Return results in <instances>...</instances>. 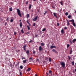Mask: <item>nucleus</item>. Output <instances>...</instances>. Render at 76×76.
I'll use <instances>...</instances> for the list:
<instances>
[{"mask_svg": "<svg viewBox=\"0 0 76 76\" xmlns=\"http://www.w3.org/2000/svg\"><path fill=\"white\" fill-rule=\"evenodd\" d=\"M18 15L20 17H22V15H21V13H20V10L19 9H16Z\"/></svg>", "mask_w": 76, "mask_h": 76, "instance_id": "1", "label": "nucleus"}, {"mask_svg": "<svg viewBox=\"0 0 76 76\" xmlns=\"http://www.w3.org/2000/svg\"><path fill=\"white\" fill-rule=\"evenodd\" d=\"M61 65L62 66V67L63 68H64L65 67V64L64 62H60Z\"/></svg>", "mask_w": 76, "mask_h": 76, "instance_id": "2", "label": "nucleus"}, {"mask_svg": "<svg viewBox=\"0 0 76 76\" xmlns=\"http://www.w3.org/2000/svg\"><path fill=\"white\" fill-rule=\"evenodd\" d=\"M37 19H38V16L35 17L33 19V20L34 21H36V20H37Z\"/></svg>", "mask_w": 76, "mask_h": 76, "instance_id": "3", "label": "nucleus"}, {"mask_svg": "<svg viewBox=\"0 0 76 76\" xmlns=\"http://www.w3.org/2000/svg\"><path fill=\"white\" fill-rule=\"evenodd\" d=\"M27 46L26 45H24L23 46V50L24 51H26V47Z\"/></svg>", "mask_w": 76, "mask_h": 76, "instance_id": "4", "label": "nucleus"}, {"mask_svg": "<svg viewBox=\"0 0 76 76\" xmlns=\"http://www.w3.org/2000/svg\"><path fill=\"white\" fill-rule=\"evenodd\" d=\"M37 33L38 34H40L41 33V32L40 31H37Z\"/></svg>", "mask_w": 76, "mask_h": 76, "instance_id": "5", "label": "nucleus"}, {"mask_svg": "<svg viewBox=\"0 0 76 76\" xmlns=\"http://www.w3.org/2000/svg\"><path fill=\"white\" fill-rule=\"evenodd\" d=\"M69 22H72V23L74 22V20L73 19H72L71 20H69Z\"/></svg>", "mask_w": 76, "mask_h": 76, "instance_id": "6", "label": "nucleus"}, {"mask_svg": "<svg viewBox=\"0 0 76 76\" xmlns=\"http://www.w3.org/2000/svg\"><path fill=\"white\" fill-rule=\"evenodd\" d=\"M42 50V47H41V46H40L39 47V51H41V50Z\"/></svg>", "mask_w": 76, "mask_h": 76, "instance_id": "7", "label": "nucleus"}, {"mask_svg": "<svg viewBox=\"0 0 76 76\" xmlns=\"http://www.w3.org/2000/svg\"><path fill=\"white\" fill-rule=\"evenodd\" d=\"M31 69L30 68H28L27 71L28 72H29L30 71H31Z\"/></svg>", "mask_w": 76, "mask_h": 76, "instance_id": "8", "label": "nucleus"}, {"mask_svg": "<svg viewBox=\"0 0 76 76\" xmlns=\"http://www.w3.org/2000/svg\"><path fill=\"white\" fill-rule=\"evenodd\" d=\"M61 32L62 34H64V30L63 29H62L61 30Z\"/></svg>", "mask_w": 76, "mask_h": 76, "instance_id": "9", "label": "nucleus"}, {"mask_svg": "<svg viewBox=\"0 0 76 76\" xmlns=\"http://www.w3.org/2000/svg\"><path fill=\"white\" fill-rule=\"evenodd\" d=\"M56 48V46H53V45H52L51 47H50V48Z\"/></svg>", "mask_w": 76, "mask_h": 76, "instance_id": "10", "label": "nucleus"}, {"mask_svg": "<svg viewBox=\"0 0 76 76\" xmlns=\"http://www.w3.org/2000/svg\"><path fill=\"white\" fill-rule=\"evenodd\" d=\"M41 46H43L45 45V44L43 42H42L41 44Z\"/></svg>", "mask_w": 76, "mask_h": 76, "instance_id": "11", "label": "nucleus"}, {"mask_svg": "<svg viewBox=\"0 0 76 76\" xmlns=\"http://www.w3.org/2000/svg\"><path fill=\"white\" fill-rule=\"evenodd\" d=\"M20 27H21L22 26V23L21 22H20Z\"/></svg>", "mask_w": 76, "mask_h": 76, "instance_id": "12", "label": "nucleus"}, {"mask_svg": "<svg viewBox=\"0 0 76 76\" xmlns=\"http://www.w3.org/2000/svg\"><path fill=\"white\" fill-rule=\"evenodd\" d=\"M53 15H54V16L55 17H56V18H57V16L56 14V13H53Z\"/></svg>", "mask_w": 76, "mask_h": 76, "instance_id": "13", "label": "nucleus"}, {"mask_svg": "<svg viewBox=\"0 0 76 76\" xmlns=\"http://www.w3.org/2000/svg\"><path fill=\"white\" fill-rule=\"evenodd\" d=\"M46 29L45 28H44L43 29H42V31L43 32H44L46 31Z\"/></svg>", "mask_w": 76, "mask_h": 76, "instance_id": "14", "label": "nucleus"}, {"mask_svg": "<svg viewBox=\"0 0 76 76\" xmlns=\"http://www.w3.org/2000/svg\"><path fill=\"white\" fill-rule=\"evenodd\" d=\"M32 7V5H29V7L28 8L29 10H30V9Z\"/></svg>", "mask_w": 76, "mask_h": 76, "instance_id": "15", "label": "nucleus"}, {"mask_svg": "<svg viewBox=\"0 0 76 76\" xmlns=\"http://www.w3.org/2000/svg\"><path fill=\"white\" fill-rule=\"evenodd\" d=\"M76 41V39H74L72 40V42L73 43L75 42Z\"/></svg>", "mask_w": 76, "mask_h": 76, "instance_id": "16", "label": "nucleus"}, {"mask_svg": "<svg viewBox=\"0 0 76 76\" xmlns=\"http://www.w3.org/2000/svg\"><path fill=\"white\" fill-rule=\"evenodd\" d=\"M26 53L27 54H29V51L28 50H27V51L26 52Z\"/></svg>", "mask_w": 76, "mask_h": 76, "instance_id": "17", "label": "nucleus"}, {"mask_svg": "<svg viewBox=\"0 0 76 76\" xmlns=\"http://www.w3.org/2000/svg\"><path fill=\"white\" fill-rule=\"evenodd\" d=\"M72 23V24H73V26L74 27H76V24H75L74 23H74Z\"/></svg>", "mask_w": 76, "mask_h": 76, "instance_id": "18", "label": "nucleus"}, {"mask_svg": "<svg viewBox=\"0 0 76 76\" xmlns=\"http://www.w3.org/2000/svg\"><path fill=\"white\" fill-rule=\"evenodd\" d=\"M9 10L10 11H12V7L9 8Z\"/></svg>", "mask_w": 76, "mask_h": 76, "instance_id": "19", "label": "nucleus"}, {"mask_svg": "<svg viewBox=\"0 0 76 76\" xmlns=\"http://www.w3.org/2000/svg\"><path fill=\"white\" fill-rule=\"evenodd\" d=\"M52 71H51V70L49 71V74H50L51 75H52Z\"/></svg>", "mask_w": 76, "mask_h": 76, "instance_id": "20", "label": "nucleus"}, {"mask_svg": "<svg viewBox=\"0 0 76 76\" xmlns=\"http://www.w3.org/2000/svg\"><path fill=\"white\" fill-rule=\"evenodd\" d=\"M63 1H61L60 2V3L61 4V5H62V6L63 5Z\"/></svg>", "mask_w": 76, "mask_h": 76, "instance_id": "21", "label": "nucleus"}, {"mask_svg": "<svg viewBox=\"0 0 76 76\" xmlns=\"http://www.w3.org/2000/svg\"><path fill=\"white\" fill-rule=\"evenodd\" d=\"M47 11H45V12L44 13V15H46V14L47 13Z\"/></svg>", "mask_w": 76, "mask_h": 76, "instance_id": "22", "label": "nucleus"}, {"mask_svg": "<svg viewBox=\"0 0 76 76\" xmlns=\"http://www.w3.org/2000/svg\"><path fill=\"white\" fill-rule=\"evenodd\" d=\"M27 27L28 30H30V27L29 26H28V25L27 26Z\"/></svg>", "mask_w": 76, "mask_h": 76, "instance_id": "23", "label": "nucleus"}, {"mask_svg": "<svg viewBox=\"0 0 76 76\" xmlns=\"http://www.w3.org/2000/svg\"><path fill=\"white\" fill-rule=\"evenodd\" d=\"M20 68L21 69H23V66H20Z\"/></svg>", "mask_w": 76, "mask_h": 76, "instance_id": "24", "label": "nucleus"}, {"mask_svg": "<svg viewBox=\"0 0 76 76\" xmlns=\"http://www.w3.org/2000/svg\"><path fill=\"white\" fill-rule=\"evenodd\" d=\"M67 18H69L70 19V18H71V15H69L67 16Z\"/></svg>", "mask_w": 76, "mask_h": 76, "instance_id": "25", "label": "nucleus"}, {"mask_svg": "<svg viewBox=\"0 0 76 76\" xmlns=\"http://www.w3.org/2000/svg\"><path fill=\"white\" fill-rule=\"evenodd\" d=\"M66 21H67V25H70V24H69V21L68 20H67Z\"/></svg>", "mask_w": 76, "mask_h": 76, "instance_id": "26", "label": "nucleus"}, {"mask_svg": "<svg viewBox=\"0 0 76 76\" xmlns=\"http://www.w3.org/2000/svg\"><path fill=\"white\" fill-rule=\"evenodd\" d=\"M13 21H14V20L13 19H11L10 20V22L12 23L13 22Z\"/></svg>", "mask_w": 76, "mask_h": 76, "instance_id": "27", "label": "nucleus"}, {"mask_svg": "<svg viewBox=\"0 0 76 76\" xmlns=\"http://www.w3.org/2000/svg\"><path fill=\"white\" fill-rule=\"evenodd\" d=\"M29 17V14H28L27 15V18H28Z\"/></svg>", "mask_w": 76, "mask_h": 76, "instance_id": "28", "label": "nucleus"}, {"mask_svg": "<svg viewBox=\"0 0 76 76\" xmlns=\"http://www.w3.org/2000/svg\"><path fill=\"white\" fill-rule=\"evenodd\" d=\"M70 54H71L72 53V49L70 50Z\"/></svg>", "mask_w": 76, "mask_h": 76, "instance_id": "29", "label": "nucleus"}, {"mask_svg": "<svg viewBox=\"0 0 76 76\" xmlns=\"http://www.w3.org/2000/svg\"><path fill=\"white\" fill-rule=\"evenodd\" d=\"M19 72H20V76H22V72H21L20 71H19Z\"/></svg>", "mask_w": 76, "mask_h": 76, "instance_id": "30", "label": "nucleus"}, {"mask_svg": "<svg viewBox=\"0 0 76 76\" xmlns=\"http://www.w3.org/2000/svg\"><path fill=\"white\" fill-rule=\"evenodd\" d=\"M69 42H70V44H72V40L71 39H70L69 40Z\"/></svg>", "mask_w": 76, "mask_h": 76, "instance_id": "31", "label": "nucleus"}, {"mask_svg": "<svg viewBox=\"0 0 76 76\" xmlns=\"http://www.w3.org/2000/svg\"><path fill=\"white\" fill-rule=\"evenodd\" d=\"M65 15L66 16H67L68 15V13L67 12H66L65 13Z\"/></svg>", "mask_w": 76, "mask_h": 76, "instance_id": "32", "label": "nucleus"}, {"mask_svg": "<svg viewBox=\"0 0 76 76\" xmlns=\"http://www.w3.org/2000/svg\"><path fill=\"white\" fill-rule=\"evenodd\" d=\"M21 32H22V34H23V33H24V32H23V29H22L21 30Z\"/></svg>", "mask_w": 76, "mask_h": 76, "instance_id": "33", "label": "nucleus"}, {"mask_svg": "<svg viewBox=\"0 0 76 76\" xmlns=\"http://www.w3.org/2000/svg\"><path fill=\"white\" fill-rule=\"evenodd\" d=\"M29 59L32 60H33V58H32V57H30L29 58Z\"/></svg>", "mask_w": 76, "mask_h": 76, "instance_id": "34", "label": "nucleus"}, {"mask_svg": "<svg viewBox=\"0 0 76 76\" xmlns=\"http://www.w3.org/2000/svg\"><path fill=\"white\" fill-rule=\"evenodd\" d=\"M26 60H25V61H23V62L24 63H26Z\"/></svg>", "mask_w": 76, "mask_h": 76, "instance_id": "35", "label": "nucleus"}, {"mask_svg": "<svg viewBox=\"0 0 76 76\" xmlns=\"http://www.w3.org/2000/svg\"><path fill=\"white\" fill-rule=\"evenodd\" d=\"M69 44H67V48H68L69 47Z\"/></svg>", "mask_w": 76, "mask_h": 76, "instance_id": "36", "label": "nucleus"}, {"mask_svg": "<svg viewBox=\"0 0 76 76\" xmlns=\"http://www.w3.org/2000/svg\"><path fill=\"white\" fill-rule=\"evenodd\" d=\"M68 58L69 60H70V59L71 57H70L69 56H68Z\"/></svg>", "mask_w": 76, "mask_h": 76, "instance_id": "37", "label": "nucleus"}, {"mask_svg": "<svg viewBox=\"0 0 76 76\" xmlns=\"http://www.w3.org/2000/svg\"><path fill=\"white\" fill-rule=\"evenodd\" d=\"M9 18H8L7 19H6V21H8L9 20Z\"/></svg>", "mask_w": 76, "mask_h": 76, "instance_id": "38", "label": "nucleus"}, {"mask_svg": "<svg viewBox=\"0 0 76 76\" xmlns=\"http://www.w3.org/2000/svg\"><path fill=\"white\" fill-rule=\"evenodd\" d=\"M49 62H50L51 61V59L50 58H49Z\"/></svg>", "mask_w": 76, "mask_h": 76, "instance_id": "39", "label": "nucleus"}, {"mask_svg": "<svg viewBox=\"0 0 76 76\" xmlns=\"http://www.w3.org/2000/svg\"><path fill=\"white\" fill-rule=\"evenodd\" d=\"M33 26H35V23H34L33 24Z\"/></svg>", "mask_w": 76, "mask_h": 76, "instance_id": "40", "label": "nucleus"}, {"mask_svg": "<svg viewBox=\"0 0 76 76\" xmlns=\"http://www.w3.org/2000/svg\"><path fill=\"white\" fill-rule=\"evenodd\" d=\"M7 24V22H5V23H4V26H6Z\"/></svg>", "mask_w": 76, "mask_h": 76, "instance_id": "41", "label": "nucleus"}, {"mask_svg": "<svg viewBox=\"0 0 76 76\" xmlns=\"http://www.w3.org/2000/svg\"><path fill=\"white\" fill-rule=\"evenodd\" d=\"M54 52L56 54L58 53V52L56 50H55Z\"/></svg>", "mask_w": 76, "mask_h": 76, "instance_id": "42", "label": "nucleus"}, {"mask_svg": "<svg viewBox=\"0 0 76 76\" xmlns=\"http://www.w3.org/2000/svg\"><path fill=\"white\" fill-rule=\"evenodd\" d=\"M72 66H74V62H72Z\"/></svg>", "mask_w": 76, "mask_h": 76, "instance_id": "43", "label": "nucleus"}, {"mask_svg": "<svg viewBox=\"0 0 76 76\" xmlns=\"http://www.w3.org/2000/svg\"><path fill=\"white\" fill-rule=\"evenodd\" d=\"M39 61L38 59L37 58L36 59V61Z\"/></svg>", "mask_w": 76, "mask_h": 76, "instance_id": "44", "label": "nucleus"}, {"mask_svg": "<svg viewBox=\"0 0 76 76\" xmlns=\"http://www.w3.org/2000/svg\"><path fill=\"white\" fill-rule=\"evenodd\" d=\"M52 51L53 52H55V49H53Z\"/></svg>", "mask_w": 76, "mask_h": 76, "instance_id": "45", "label": "nucleus"}, {"mask_svg": "<svg viewBox=\"0 0 76 76\" xmlns=\"http://www.w3.org/2000/svg\"><path fill=\"white\" fill-rule=\"evenodd\" d=\"M32 40H31V39H30V41H29V42L31 43V42H32Z\"/></svg>", "mask_w": 76, "mask_h": 76, "instance_id": "46", "label": "nucleus"}, {"mask_svg": "<svg viewBox=\"0 0 76 76\" xmlns=\"http://www.w3.org/2000/svg\"><path fill=\"white\" fill-rule=\"evenodd\" d=\"M57 26H59V24L58 23H57Z\"/></svg>", "mask_w": 76, "mask_h": 76, "instance_id": "47", "label": "nucleus"}, {"mask_svg": "<svg viewBox=\"0 0 76 76\" xmlns=\"http://www.w3.org/2000/svg\"><path fill=\"white\" fill-rule=\"evenodd\" d=\"M26 4H28V1H27L26 2Z\"/></svg>", "mask_w": 76, "mask_h": 76, "instance_id": "48", "label": "nucleus"}, {"mask_svg": "<svg viewBox=\"0 0 76 76\" xmlns=\"http://www.w3.org/2000/svg\"><path fill=\"white\" fill-rule=\"evenodd\" d=\"M27 23H28V24H29V22H28V20H27L26 21Z\"/></svg>", "mask_w": 76, "mask_h": 76, "instance_id": "49", "label": "nucleus"}, {"mask_svg": "<svg viewBox=\"0 0 76 76\" xmlns=\"http://www.w3.org/2000/svg\"><path fill=\"white\" fill-rule=\"evenodd\" d=\"M67 28V27H65L64 28V29H66Z\"/></svg>", "mask_w": 76, "mask_h": 76, "instance_id": "50", "label": "nucleus"}, {"mask_svg": "<svg viewBox=\"0 0 76 76\" xmlns=\"http://www.w3.org/2000/svg\"><path fill=\"white\" fill-rule=\"evenodd\" d=\"M35 51H34L33 52V53L34 54H35Z\"/></svg>", "mask_w": 76, "mask_h": 76, "instance_id": "51", "label": "nucleus"}, {"mask_svg": "<svg viewBox=\"0 0 76 76\" xmlns=\"http://www.w3.org/2000/svg\"><path fill=\"white\" fill-rule=\"evenodd\" d=\"M16 33L15 32H14V35H16Z\"/></svg>", "mask_w": 76, "mask_h": 76, "instance_id": "52", "label": "nucleus"}, {"mask_svg": "<svg viewBox=\"0 0 76 76\" xmlns=\"http://www.w3.org/2000/svg\"><path fill=\"white\" fill-rule=\"evenodd\" d=\"M18 64H16L15 65V67H17V66H18Z\"/></svg>", "mask_w": 76, "mask_h": 76, "instance_id": "53", "label": "nucleus"}, {"mask_svg": "<svg viewBox=\"0 0 76 76\" xmlns=\"http://www.w3.org/2000/svg\"><path fill=\"white\" fill-rule=\"evenodd\" d=\"M35 37H38V35H35Z\"/></svg>", "mask_w": 76, "mask_h": 76, "instance_id": "54", "label": "nucleus"}, {"mask_svg": "<svg viewBox=\"0 0 76 76\" xmlns=\"http://www.w3.org/2000/svg\"><path fill=\"white\" fill-rule=\"evenodd\" d=\"M46 74H47V76H48V75H49L48 73L47 72Z\"/></svg>", "mask_w": 76, "mask_h": 76, "instance_id": "55", "label": "nucleus"}, {"mask_svg": "<svg viewBox=\"0 0 76 76\" xmlns=\"http://www.w3.org/2000/svg\"><path fill=\"white\" fill-rule=\"evenodd\" d=\"M10 4H13V2H10Z\"/></svg>", "mask_w": 76, "mask_h": 76, "instance_id": "56", "label": "nucleus"}, {"mask_svg": "<svg viewBox=\"0 0 76 76\" xmlns=\"http://www.w3.org/2000/svg\"><path fill=\"white\" fill-rule=\"evenodd\" d=\"M25 59V58L24 57H22V59Z\"/></svg>", "mask_w": 76, "mask_h": 76, "instance_id": "57", "label": "nucleus"}, {"mask_svg": "<svg viewBox=\"0 0 76 76\" xmlns=\"http://www.w3.org/2000/svg\"><path fill=\"white\" fill-rule=\"evenodd\" d=\"M10 74H11V72H9V75H10Z\"/></svg>", "mask_w": 76, "mask_h": 76, "instance_id": "58", "label": "nucleus"}, {"mask_svg": "<svg viewBox=\"0 0 76 76\" xmlns=\"http://www.w3.org/2000/svg\"><path fill=\"white\" fill-rule=\"evenodd\" d=\"M28 24L29 26H31V24H30V23H29Z\"/></svg>", "mask_w": 76, "mask_h": 76, "instance_id": "59", "label": "nucleus"}, {"mask_svg": "<svg viewBox=\"0 0 76 76\" xmlns=\"http://www.w3.org/2000/svg\"><path fill=\"white\" fill-rule=\"evenodd\" d=\"M15 64V62H14L13 65H14Z\"/></svg>", "mask_w": 76, "mask_h": 76, "instance_id": "60", "label": "nucleus"}, {"mask_svg": "<svg viewBox=\"0 0 76 76\" xmlns=\"http://www.w3.org/2000/svg\"><path fill=\"white\" fill-rule=\"evenodd\" d=\"M33 12V10H31V12Z\"/></svg>", "mask_w": 76, "mask_h": 76, "instance_id": "61", "label": "nucleus"}, {"mask_svg": "<svg viewBox=\"0 0 76 76\" xmlns=\"http://www.w3.org/2000/svg\"><path fill=\"white\" fill-rule=\"evenodd\" d=\"M35 76H38V75H37V74H35Z\"/></svg>", "mask_w": 76, "mask_h": 76, "instance_id": "62", "label": "nucleus"}, {"mask_svg": "<svg viewBox=\"0 0 76 76\" xmlns=\"http://www.w3.org/2000/svg\"><path fill=\"white\" fill-rule=\"evenodd\" d=\"M75 71L76 72V69H75Z\"/></svg>", "mask_w": 76, "mask_h": 76, "instance_id": "63", "label": "nucleus"}, {"mask_svg": "<svg viewBox=\"0 0 76 76\" xmlns=\"http://www.w3.org/2000/svg\"><path fill=\"white\" fill-rule=\"evenodd\" d=\"M75 13H76V10H75Z\"/></svg>", "mask_w": 76, "mask_h": 76, "instance_id": "64", "label": "nucleus"}]
</instances>
